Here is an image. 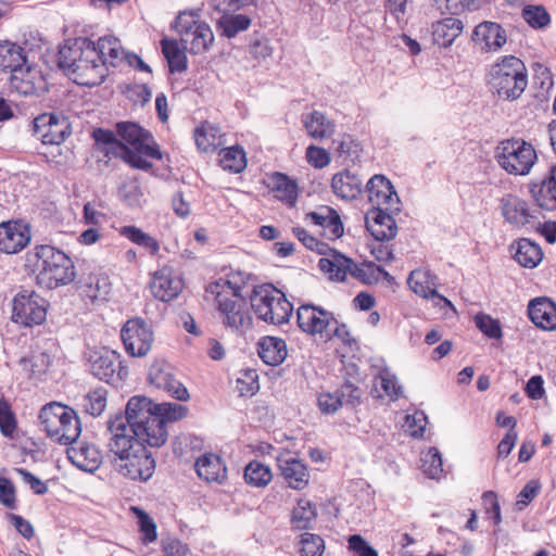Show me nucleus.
<instances>
[{"instance_id": "obj_1", "label": "nucleus", "mask_w": 556, "mask_h": 556, "mask_svg": "<svg viewBox=\"0 0 556 556\" xmlns=\"http://www.w3.org/2000/svg\"><path fill=\"white\" fill-rule=\"evenodd\" d=\"M187 407L177 403L153 404L143 395L129 399L125 415L108 421L111 433L109 451L115 456L114 467L123 477L147 481L155 470V460L147 450L160 447L167 441V421H177L187 415Z\"/></svg>"}, {"instance_id": "obj_2", "label": "nucleus", "mask_w": 556, "mask_h": 556, "mask_svg": "<svg viewBox=\"0 0 556 556\" xmlns=\"http://www.w3.org/2000/svg\"><path fill=\"white\" fill-rule=\"evenodd\" d=\"M244 277L230 274L226 280L208 286L207 292L215 295V305L222 324L237 334H244L253 325L250 307L242 294Z\"/></svg>"}, {"instance_id": "obj_3", "label": "nucleus", "mask_w": 556, "mask_h": 556, "mask_svg": "<svg viewBox=\"0 0 556 556\" xmlns=\"http://www.w3.org/2000/svg\"><path fill=\"white\" fill-rule=\"evenodd\" d=\"M58 65L81 86H98L106 77V70L104 64L99 62L94 42L88 38L66 40L59 49Z\"/></svg>"}, {"instance_id": "obj_4", "label": "nucleus", "mask_w": 556, "mask_h": 556, "mask_svg": "<svg viewBox=\"0 0 556 556\" xmlns=\"http://www.w3.org/2000/svg\"><path fill=\"white\" fill-rule=\"evenodd\" d=\"M34 261V273L38 286L49 290L66 286L76 277L73 261L62 251L52 245L43 244L35 248L28 261Z\"/></svg>"}, {"instance_id": "obj_5", "label": "nucleus", "mask_w": 556, "mask_h": 556, "mask_svg": "<svg viewBox=\"0 0 556 556\" xmlns=\"http://www.w3.org/2000/svg\"><path fill=\"white\" fill-rule=\"evenodd\" d=\"M489 84L498 98L515 101L520 98L528 86V71L525 63L506 55L492 65Z\"/></svg>"}, {"instance_id": "obj_6", "label": "nucleus", "mask_w": 556, "mask_h": 556, "mask_svg": "<svg viewBox=\"0 0 556 556\" xmlns=\"http://www.w3.org/2000/svg\"><path fill=\"white\" fill-rule=\"evenodd\" d=\"M40 425L47 435L56 443L68 445L80 434V421L75 412L60 403L46 404L39 414Z\"/></svg>"}, {"instance_id": "obj_7", "label": "nucleus", "mask_w": 556, "mask_h": 556, "mask_svg": "<svg viewBox=\"0 0 556 556\" xmlns=\"http://www.w3.org/2000/svg\"><path fill=\"white\" fill-rule=\"evenodd\" d=\"M298 325L306 333L319 336L345 345L348 343V329L345 325H339L331 313L314 305L305 304L298 308Z\"/></svg>"}, {"instance_id": "obj_8", "label": "nucleus", "mask_w": 556, "mask_h": 556, "mask_svg": "<svg viewBox=\"0 0 556 556\" xmlns=\"http://www.w3.org/2000/svg\"><path fill=\"white\" fill-rule=\"evenodd\" d=\"M251 306L260 319L271 325L288 323L293 312V306L286 295L270 285L253 290Z\"/></svg>"}, {"instance_id": "obj_9", "label": "nucleus", "mask_w": 556, "mask_h": 556, "mask_svg": "<svg viewBox=\"0 0 556 556\" xmlns=\"http://www.w3.org/2000/svg\"><path fill=\"white\" fill-rule=\"evenodd\" d=\"M498 165L510 175H528L536 162V152L522 139H506L495 149Z\"/></svg>"}, {"instance_id": "obj_10", "label": "nucleus", "mask_w": 556, "mask_h": 556, "mask_svg": "<svg viewBox=\"0 0 556 556\" xmlns=\"http://www.w3.org/2000/svg\"><path fill=\"white\" fill-rule=\"evenodd\" d=\"M48 302L35 291L23 290L12 301L13 323L24 327L41 325L47 317Z\"/></svg>"}, {"instance_id": "obj_11", "label": "nucleus", "mask_w": 556, "mask_h": 556, "mask_svg": "<svg viewBox=\"0 0 556 556\" xmlns=\"http://www.w3.org/2000/svg\"><path fill=\"white\" fill-rule=\"evenodd\" d=\"M126 352L135 357H142L151 350L152 328L141 318L129 319L121 331Z\"/></svg>"}, {"instance_id": "obj_12", "label": "nucleus", "mask_w": 556, "mask_h": 556, "mask_svg": "<svg viewBox=\"0 0 556 556\" xmlns=\"http://www.w3.org/2000/svg\"><path fill=\"white\" fill-rule=\"evenodd\" d=\"M365 192L372 205L371 210L384 208L389 212H401L400 198L391 181L383 175L372 176L366 184Z\"/></svg>"}, {"instance_id": "obj_13", "label": "nucleus", "mask_w": 556, "mask_h": 556, "mask_svg": "<svg viewBox=\"0 0 556 556\" xmlns=\"http://www.w3.org/2000/svg\"><path fill=\"white\" fill-rule=\"evenodd\" d=\"M34 134L45 144H61L71 135V124L53 113H43L34 119Z\"/></svg>"}, {"instance_id": "obj_14", "label": "nucleus", "mask_w": 556, "mask_h": 556, "mask_svg": "<svg viewBox=\"0 0 556 556\" xmlns=\"http://www.w3.org/2000/svg\"><path fill=\"white\" fill-rule=\"evenodd\" d=\"M407 283L417 295L430 300L434 306L454 308L452 302L437 291L438 277L428 269L412 270Z\"/></svg>"}, {"instance_id": "obj_15", "label": "nucleus", "mask_w": 556, "mask_h": 556, "mask_svg": "<svg viewBox=\"0 0 556 556\" xmlns=\"http://www.w3.org/2000/svg\"><path fill=\"white\" fill-rule=\"evenodd\" d=\"M117 134L121 139L129 144L131 149L148 157L160 160L162 157L153 138L139 125L130 122H122L116 125Z\"/></svg>"}, {"instance_id": "obj_16", "label": "nucleus", "mask_w": 556, "mask_h": 556, "mask_svg": "<svg viewBox=\"0 0 556 556\" xmlns=\"http://www.w3.org/2000/svg\"><path fill=\"white\" fill-rule=\"evenodd\" d=\"M10 85L23 96H40L48 90V84L42 73L27 64L14 71L10 77Z\"/></svg>"}, {"instance_id": "obj_17", "label": "nucleus", "mask_w": 556, "mask_h": 556, "mask_svg": "<svg viewBox=\"0 0 556 556\" xmlns=\"http://www.w3.org/2000/svg\"><path fill=\"white\" fill-rule=\"evenodd\" d=\"M182 288L181 278L166 266L155 271L150 282L151 293L162 302H169L177 298Z\"/></svg>"}, {"instance_id": "obj_18", "label": "nucleus", "mask_w": 556, "mask_h": 556, "mask_svg": "<svg viewBox=\"0 0 556 556\" xmlns=\"http://www.w3.org/2000/svg\"><path fill=\"white\" fill-rule=\"evenodd\" d=\"M30 241L29 228L21 222L0 224V252L14 254L22 251Z\"/></svg>"}, {"instance_id": "obj_19", "label": "nucleus", "mask_w": 556, "mask_h": 556, "mask_svg": "<svg viewBox=\"0 0 556 556\" xmlns=\"http://www.w3.org/2000/svg\"><path fill=\"white\" fill-rule=\"evenodd\" d=\"M277 463L280 475L289 488L301 491L308 485L309 472L300 458L286 453L277 458Z\"/></svg>"}, {"instance_id": "obj_20", "label": "nucleus", "mask_w": 556, "mask_h": 556, "mask_svg": "<svg viewBox=\"0 0 556 556\" xmlns=\"http://www.w3.org/2000/svg\"><path fill=\"white\" fill-rule=\"evenodd\" d=\"M535 213L530 210L527 201L516 195L509 194L502 199V214L509 224L536 227L539 216Z\"/></svg>"}, {"instance_id": "obj_21", "label": "nucleus", "mask_w": 556, "mask_h": 556, "mask_svg": "<svg viewBox=\"0 0 556 556\" xmlns=\"http://www.w3.org/2000/svg\"><path fill=\"white\" fill-rule=\"evenodd\" d=\"M472 41L480 46L482 51L496 52L506 43L507 34L501 24L483 21L475 27Z\"/></svg>"}, {"instance_id": "obj_22", "label": "nucleus", "mask_w": 556, "mask_h": 556, "mask_svg": "<svg viewBox=\"0 0 556 556\" xmlns=\"http://www.w3.org/2000/svg\"><path fill=\"white\" fill-rule=\"evenodd\" d=\"M397 212H389L384 208L369 210L365 215V224L367 230L380 241H389L396 236L397 226L393 218V214Z\"/></svg>"}, {"instance_id": "obj_23", "label": "nucleus", "mask_w": 556, "mask_h": 556, "mask_svg": "<svg viewBox=\"0 0 556 556\" xmlns=\"http://www.w3.org/2000/svg\"><path fill=\"white\" fill-rule=\"evenodd\" d=\"M90 371L100 380L114 383L122 379L121 362L113 351L104 350L90 355Z\"/></svg>"}, {"instance_id": "obj_24", "label": "nucleus", "mask_w": 556, "mask_h": 556, "mask_svg": "<svg viewBox=\"0 0 556 556\" xmlns=\"http://www.w3.org/2000/svg\"><path fill=\"white\" fill-rule=\"evenodd\" d=\"M531 321L543 330H556V302L547 296L532 299L528 304Z\"/></svg>"}, {"instance_id": "obj_25", "label": "nucleus", "mask_w": 556, "mask_h": 556, "mask_svg": "<svg viewBox=\"0 0 556 556\" xmlns=\"http://www.w3.org/2000/svg\"><path fill=\"white\" fill-rule=\"evenodd\" d=\"M530 193L543 210H556V166L549 169V173L542 180L531 181L529 184Z\"/></svg>"}, {"instance_id": "obj_26", "label": "nucleus", "mask_w": 556, "mask_h": 556, "mask_svg": "<svg viewBox=\"0 0 556 556\" xmlns=\"http://www.w3.org/2000/svg\"><path fill=\"white\" fill-rule=\"evenodd\" d=\"M67 457L70 462L77 468L93 472L102 463V454L99 448L91 443L76 442L67 448Z\"/></svg>"}, {"instance_id": "obj_27", "label": "nucleus", "mask_w": 556, "mask_h": 556, "mask_svg": "<svg viewBox=\"0 0 556 556\" xmlns=\"http://www.w3.org/2000/svg\"><path fill=\"white\" fill-rule=\"evenodd\" d=\"M94 50L99 54V62L104 64L108 71V65L119 66L126 60L128 52L123 49L119 39L113 36H104L94 42Z\"/></svg>"}, {"instance_id": "obj_28", "label": "nucleus", "mask_w": 556, "mask_h": 556, "mask_svg": "<svg viewBox=\"0 0 556 556\" xmlns=\"http://www.w3.org/2000/svg\"><path fill=\"white\" fill-rule=\"evenodd\" d=\"M257 353L265 364L278 366L286 359L288 350L283 339L266 336L260 339Z\"/></svg>"}, {"instance_id": "obj_29", "label": "nucleus", "mask_w": 556, "mask_h": 556, "mask_svg": "<svg viewBox=\"0 0 556 556\" xmlns=\"http://www.w3.org/2000/svg\"><path fill=\"white\" fill-rule=\"evenodd\" d=\"M195 471L199 478L206 482L222 483L227 477V468L219 456L204 454L195 462Z\"/></svg>"}, {"instance_id": "obj_30", "label": "nucleus", "mask_w": 556, "mask_h": 556, "mask_svg": "<svg viewBox=\"0 0 556 556\" xmlns=\"http://www.w3.org/2000/svg\"><path fill=\"white\" fill-rule=\"evenodd\" d=\"M83 293L90 301H105L111 292V281L105 274L90 273L80 282Z\"/></svg>"}, {"instance_id": "obj_31", "label": "nucleus", "mask_w": 556, "mask_h": 556, "mask_svg": "<svg viewBox=\"0 0 556 556\" xmlns=\"http://www.w3.org/2000/svg\"><path fill=\"white\" fill-rule=\"evenodd\" d=\"M197 148L201 152H213L224 144V135L220 128L212 123L204 122L193 132Z\"/></svg>"}, {"instance_id": "obj_32", "label": "nucleus", "mask_w": 556, "mask_h": 556, "mask_svg": "<svg viewBox=\"0 0 556 556\" xmlns=\"http://www.w3.org/2000/svg\"><path fill=\"white\" fill-rule=\"evenodd\" d=\"M463 22L456 17H446L432 25V37L434 43L441 47L451 46L462 34Z\"/></svg>"}, {"instance_id": "obj_33", "label": "nucleus", "mask_w": 556, "mask_h": 556, "mask_svg": "<svg viewBox=\"0 0 556 556\" xmlns=\"http://www.w3.org/2000/svg\"><path fill=\"white\" fill-rule=\"evenodd\" d=\"M184 49L189 50L193 54L206 51L214 41V35L210 25L205 22L198 24L192 31L187 33L181 39Z\"/></svg>"}, {"instance_id": "obj_34", "label": "nucleus", "mask_w": 556, "mask_h": 556, "mask_svg": "<svg viewBox=\"0 0 556 556\" xmlns=\"http://www.w3.org/2000/svg\"><path fill=\"white\" fill-rule=\"evenodd\" d=\"M306 219L312 220L314 225L329 229L332 238H338L343 235V224L336 210L330 206H320L317 211L306 214Z\"/></svg>"}, {"instance_id": "obj_35", "label": "nucleus", "mask_w": 556, "mask_h": 556, "mask_svg": "<svg viewBox=\"0 0 556 556\" xmlns=\"http://www.w3.org/2000/svg\"><path fill=\"white\" fill-rule=\"evenodd\" d=\"M318 262L319 269L330 280L344 281L348 275V257L334 250H329Z\"/></svg>"}, {"instance_id": "obj_36", "label": "nucleus", "mask_w": 556, "mask_h": 556, "mask_svg": "<svg viewBox=\"0 0 556 556\" xmlns=\"http://www.w3.org/2000/svg\"><path fill=\"white\" fill-rule=\"evenodd\" d=\"M269 187L275 198L285 202L289 206H293L298 199V185L287 175L275 173L269 178Z\"/></svg>"}, {"instance_id": "obj_37", "label": "nucleus", "mask_w": 556, "mask_h": 556, "mask_svg": "<svg viewBox=\"0 0 556 556\" xmlns=\"http://www.w3.org/2000/svg\"><path fill=\"white\" fill-rule=\"evenodd\" d=\"M516 245L514 258L522 267L534 268L541 263L543 252L538 243L530 239L521 238L516 242Z\"/></svg>"}, {"instance_id": "obj_38", "label": "nucleus", "mask_w": 556, "mask_h": 556, "mask_svg": "<svg viewBox=\"0 0 556 556\" xmlns=\"http://www.w3.org/2000/svg\"><path fill=\"white\" fill-rule=\"evenodd\" d=\"M26 64V54L24 49L11 41L0 42V68L9 71L11 75L15 70Z\"/></svg>"}, {"instance_id": "obj_39", "label": "nucleus", "mask_w": 556, "mask_h": 556, "mask_svg": "<svg viewBox=\"0 0 556 556\" xmlns=\"http://www.w3.org/2000/svg\"><path fill=\"white\" fill-rule=\"evenodd\" d=\"M303 122L307 134L314 139L321 140L333 134V124L321 112L307 114Z\"/></svg>"}, {"instance_id": "obj_40", "label": "nucleus", "mask_w": 556, "mask_h": 556, "mask_svg": "<svg viewBox=\"0 0 556 556\" xmlns=\"http://www.w3.org/2000/svg\"><path fill=\"white\" fill-rule=\"evenodd\" d=\"M162 51L166 58L170 72H184L187 70L186 49H181L175 39H163Z\"/></svg>"}, {"instance_id": "obj_41", "label": "nucleus", "mask_w": 556, "mask_h": 556, "mask_svg": "<svg viewBox=\"0 0 556 556\" xmlns=\"http://www.w3.org/2000/svg\"><path fill=\"white\" fill-rule=\"evenodd\" d=\"M271 479L270 467L258 460H251L244 468V480L251 486L265 488Z\"/></svg>"}, {"instance_id": "obj_42", "label": "nucleus", "mask_w": 556, "mask_h": 556, "mask_svg": "<svg viewBox=\"0 0 556 556\" xmlns=\"http://www.w3.org/2000/svg\"><path fill=\"white\" fill-rule=\"evenodd\" d=\"M251 25V18L244 14L224 13L217 22V29L227 38L235 37Z\"/></svg>"}, {"instance_id": "obj_43", "label": "nucleus", "mask_w": 556, "mask_h": 556, "mask_svg": "<svg viewBox=\"0 0 556 556\" xmlns=\"http://www.w3.org/2000/svg\"><path fill=\"white\" fill-rule=\"evenodd\" d=\"M218 155L219 164L225 170L240 173L247 166L245 152L238 146L222 149Z\"/></svg>"}, {"instance_id": "obj_44", "label": "nucleus", "mask_w": 556, "mask_h": 556, "mask_svg": "<svg viewBox=\"0 0 556 556\" xmlns=\"http://www.w3.org/2000/svg\"><path fill=\"white\" fill-rule=\"evenodd\" d=\"M380 271H382V267L372 262L357 264L350 258V276H353L365 285L377 283L380 280Z\"/></svg>"}, {"instance_id": "obj_45", "label": "nucleus", "mask_w": 556, "mask_h": 556, "mask_svg": "<svg viewBox=\"0 0 556 556\" xmlns=\"http://www.w3.org/2000/svg\"><path fill=\"white\" fill-rule=\"evenodd\" d=\"M121 235L132 243L147 249L152 255H155L160 250L159 242L153 237L135 226L122 227Z\"/></svg>"}, {"instance_id": "obj_46", "label": "nucleus", "mask_w": 556, "mask_h": 556, "mask_svg": "<svg viewBox=\"0 0 556 556\" xmlns=\"http://www.w3.org/2000/svg\"><path fill=\"white\" fill-rule=\"evenodd\" d=\"M108 402V391L105 388H97L94 390L89 391L84 396L83 406L87 414L97 417L100 416L105 407Z\"/></svg>"}, {"instance_id": "obj_47", "label": "nucleus", "mask_w": 556, "mask_h": 556, "mask_svg": "<svg viewBox=\"0 0 556 556\" xmlns=\"http://www.w3.org/2000/svg\"><path fill=\"white\" fill-rule=\"evenodd\" d=\"M316 518L315 507L308 502L301 500L292 511V523L299 529H307L311 522Z\"/></svg>"}, {"instance_id": "obj_48", "label": "nucleus", "mask_w": 556, "mask_h": 556, "mask_svg": "<svg viewBox=\"0 0 556 556\" xmlns=\"http://www.w3.org/2000/svg\"><path fill=\"white\" fill-rule=\"evenodd\" d=\"M422 471L431 479H437L442 473V457L437 447H430L421 458Z\"/></svg>"}, {"instance_id": "obj_49", "label": "nucleus", "mask_w": 556, "mask_h": 556, "mask_svg": "<svg viewBox=\"0 0 556 556\" xmlns=\"http://www.w3.org/2000/svg\"><path fill=\"white\" fill-rule=\"evenodd\" d=\"M476 327L490 339H501L503 336L501 324L490 315L479 313L475 316Z\"/></svg>"}, {"instance_id": "obj_50", "label": "nucleus", "mask_w": 556, "mask_h": 556, "mask_svg": "<svg viewBox=\"0 0 556 556\" xmlns=\"http://www.w3.org/2000/svg\"><path fill=\"white\" fill-rule=\"evenodd\" d=\"M324 551V540L319 535L312 533L301 535V556H321Z\"/></svg>"}, {"instance_id": "obj_51", "label": "nucleus", "mask_w": 556, "mask_h": 556, "mask_svg": "<svg viewBox=\"0 0 556 556\" xmlns=\"http://www.w3.org/2000/svg\"><path fill=\"white\" fill-rule=\"evenodd\" d=\"M131 509L138 518L140 531L143 533V541L146 543L154 542L157 535L156 525L153 519L144 510L138 507H132Z\"/></svg>"}, {"instance_id": "obj_52", "label": "nucleus", "mask_w": 556, "mask_h": 556, "mask_svg": "<svg viewBox=\"0 0 556 556\" xmlns=\"http://www.w3.org/2000/svg\"><path fill=\"white\" fill-rule=\"evenodd\" d=\"M525 21L534 28H541L549 23V15L542 7H526L522 10Z\"/></svg>"}, {"instance_id": "obj_53", "label": "nucleus", "mask_w": 556, "mask_h": 556, "mask_svg": "<svg viewBox=\"0 0 556 556\" xmlns=\"http://www.w3.org/2000/svg\"><path fill=\"white\" fill-rule=\"evenodd\" d=\"M344 395L339 392H324L317 399L319 409L324 414H334L343 405Z\"/></svg>"}, {"instance_id": "obj_54", "label": "nucleus", "mask_w": 556, "mask_h": 556, "mask_svg": "<svg viewBox=\"0 0 556 556\" xmlns=\"http://www.w3.org/2000/svg\"><path fill=\"white\" fill-rule=\"evenodd\" d=\"M378 378L382 390L391 400H397L402 395V387L399 384L396 377L388 369L381 370Z\"/></svg>"}, {"instance_id": "obj_55", "label": "nucleus", "mask_w": 556, "mask_h": 556, "mask_svg": "<svg viewBox=\"0 0 556 556\" xmlns=\"http://www.w3.org/2000/svg\"><path fill=\"white\" fill-rule=\"evenodd\" d=\"M0 430L3 435L13 438L16 430V421L10 405L0 400Z\"/></svg>"}, {"instance_id": "obj_56", "label": "nucleus", "mask_w": 556, "mask_h": 556, "mask_svg": "<svg viewBox=\"0 0 556 556\" xmlns=\"http://www.w3.org/2000/svg\"><path fill=\"white\" fill-rule=\"evenodd\" d=\"M293 233L308 250L316 251L318 254H326L327 244L311 236L304 228L294 227Z\"/></svg>"}, {"instance_id": "obj_57", "label": "nucleus", "mask_w": 556, "mask_h": 556, "mask_svg": "<svg viewBox=\"0 0 556 556\" xmlns=\"http://www.w3.org/2000/svg\"><path fill=\"white\" fill-rule=\"evenodd\" d=\"M172 369L163 364H153L149 371V381L157 389L166 388L167 380H170Z\"/></svg>"}, {"instance_id": "obj_58", "label": "nucleus", "mask_w": 556, "mask_h": 556, "mask_svg": "<svg viewBox=\"0 0 556 556\" xmlns=\"http://www.w3.org/2000/svg\"><path fill=\"white\" fill-rule=\"evenodd\" d=\"M122 156L131 167L143 170H148L152 167L151 162L144 159V156H147L146 154L139 153L126 146H122Z\"/></svg>"}, {"instance_id": "obj_59", "label": "nucleus", "mask_w": 556, "mask_h": 556, "mask_svg": "<svg viewBox=\"0 0 556 556\" xmlns=\"http://www.w3.org/2000/svg\"><path fill=\"white\" fill-rule=\"evenodd\" d=\"M273 47L264 36H255L250 43V52L256 60H266L273 54Z\"/></svg>"}, {"instance_id": "obj_60", "label": "nucleus", "mask_w": 556, "mask_h": 556, "mask_svg": "<svg viewBox=\"0 0 556 556\" xmlns=\"http://www.w3.org/2000/svg\"><path fill=\"white\" fill-rule=\"evenodd\" d=\"M350 552H353V556H379L378 552L359 534L350 535Z\"/></svg>"}, {"instance_id": "obj_61", "label": "nucleus", "mask_w": 556, "mask_h": 556, "mask_svg": "<svg viewBox=\"0 0 556 556\" xmlns=\"http://www.w3.org/2000/svg\"><path fill=\"white\" fill-rule=\"evenodd\" d=\"M541 485L538 481H529L517 496L516 506L519 510L528 506L539 494Z\"/></svg>"}, {"instance_id": "obj_62", "label": "nucleus", "mask_w": 556, "mask_h": 556, "mask_svg": "<svg viewBox=\"0 0 556 556\" xmlns=\"http://www.w3.org/2000/svg\"><path fill=\"white\" fill-rule=\"evenodd\" d=\"M482 501L485 507V513L491 519H493L494 525H500L502 521V516L496 494L493 491H486L482 495Z\"/></svg>"}, {"instance_id": "obj_63", "label": "nucleus", "mask_w": 556, "mask_h": 556, "mask_svg": "<svg viewBox=\"0 0 556 556\" xmlns=\"http://www.w3.org/2000/svg\"><path fill=\"white\" fill-rule=\"evenodd\" d=\"M203 23L202 21H198L195 18V15L190 12V13H187V12H181L176 21H175V29L176 31L180 35V39L187 35V33H190L192 31V29L195 28V26H198V24H201Z\"/></svg>"}, {"instance_id": "obj_64", "label": "nucleus", "mask_w": 556, "mask_h": 556, "mask_svg": "<svg viewBox=\"0 0 556 556\" xmlns=\"http://www.w3.org/2000/svg\"><path fill=\"white\" fill-rule=\"evenodd\" d=\"M306 159L307 162L316 168H323L330 162L328 152L315 146H309L306 149Z\"/></svg>"}]
</instances>
